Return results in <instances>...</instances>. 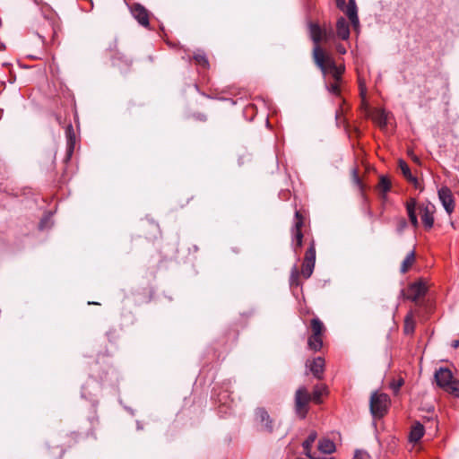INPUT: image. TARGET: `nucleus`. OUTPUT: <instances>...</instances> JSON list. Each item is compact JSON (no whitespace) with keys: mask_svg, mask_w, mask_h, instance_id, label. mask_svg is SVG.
<instances>
[{"mask_svg":"<svg viewBox=\"0 0 459 459\" xmlns=\"http://www.w3.org/2000/svg\"><path fill=\"white\" fill-rule=\"evenodd\" d=\"M313 56L316 65L324 74L330 73L336 82L341 80L344 66H338L333 57L325 55L320 47L314 48Z\"/></svg>","mask_w":459,"mask_h":459,"instance_id":"2","label":"nucleus"},{"mask_svg":"<svg viewBox=\"0 0 459 459\" xmlns=\"http://www.w3.org/2000/svg\"><path fill=\"white\" fill-rule=\"evenodd\" d=\"M303 216L300 214L299 211L295 212V221L292 228V237L294 244V251L297 252L298 248H300L302 246L303 233L301 231V228L303 227Z\"/></svg>","mask_w":459,"mask_h":459,"instance_id":"7","label":"nucleus"},{"mask_svg":"<svg viewBox=\"0 0 459 459\" xmlns=\"http://www.w3.org/2000/svg\"><path fill=\"white\" fill-rule=\"evenodd\" d=\"M296 459H309V458H302V457H299V458H296Z\"/></svg>","mask_w":459,"mask_h":459,"instance_id":"40","label":"nucleus"},{"mask_svg":"<svg viewBox=\"0 0 459 459\" xmlns=\"http://www.w3.org/2000/svg\"><path fill=\"white\" fill-rule=\"evenodd\" d=\"M345 4H346V0H336V6L340 10L344 11Z\"/></svg>","mask_w":459,"mask_h":459,"instance_id":"33","label":"nucleus"},{"mask_svg":"<svg viewBox=\"0 0 459 459\" xmlns=\"http://www.w3.org/2000/svg\"><path fill=\"white\" fill-rule=\"evenodd\" d=\"M419 210L424 227L427 230L431 229L434 225L435 206L429 203L427 204L420 205Z\"/></svg>","mask_w":459,"mask_h":459,"instance_id":"9","label":"nucleus"},{"mask_svg":"<svg viewBox=\"0 0 459 459\" xmlns=\"http://www.w3.org/2000/svg\"><path fill=\"white\" fill-rule=\"evenodd\" d=\"M318 450L323 454L329 455L335 451V445L332 440L324 438L318 443Z\"/></svg>","mask_w":459,"mask_h":459,"instance_id":"19","label":"nucleus"},{"mask_svg":"<svg viewBox=\"0 0 459 459\" xmlns=\"http://www.w3.org/2000/svg\"><path fill=\"white\" fill-rule=\"evenodd\" d=\"M415 331V320L413 317V313L410 311L405 318H404V325H403V332L407 335L413 334Z\"/></svg>","mask_w":459,"mask_h":459,"instance_id":"18","label":"nucleus"},{"mask_svg":"<svg viewBox=\"0 0 459 459\" xmlns=\"http://www.w3.org/2000/svg\"><path fill=\"white\" fill-rule=\"evenodd\" d=\"M256 420L260 423L261 430L273 433L275 428L274 420L270 417L268 412L264 408H257L255 410Z\"/></svg>","mask_w":459,"mask_h":459,"instance_id":"6","label":"nucleus"},{"mask_svg":"<svg viewBox=\"0 0 459 459\" xmlns=\"http://www.w3.org/2000/svg\"><path fill=\"white\" fill-rule=\"evenodd\" d=\"M390 400L387 394L374 393L370 397V411L375 418L383 417L388 409Z\"/></svg>","mask_w":459,"mask_h":459,"instance_id":"4","label":"nucleus"},{"mask_svg":"<svg viewBox=\"0 0 459 459\" xmlns=\"http://www.w3.org/2000/svg\"><path fill=\"white\" fill-rule=\"evenodd\" d=\"M411 158H412V160H413L414 161H416V162H418V161H419V159H418V157H417V156H414V155L412 156V155H411Z\"/></svg>","mask_w":459,"mask_h":459,"instance_id":"38","label":"nucleus"},{"mask_svg":"<svg viewBox=\"0 0 459 459\" xmlns=\"http://www.w3.org/2000/svg\"><path fill=\"white\" fill-rule=\"evenodd\" d=\"M424 435V427L420 423H415L410 433V440L412 442H418Z\"/></svg>","mask_w":459,"mask_h":459,"instance_id":"20","label":"nucleus"},{"mask_svg":"<svg viewBox=\"0 0 459 459\" xmlns=\"http://www.w3.org/2000/svg\"><path fill=\"white\" fill-rule=\"evenodd\" d=\"M309 32L312 40L315 43V48L319 47V43L322 40H328L329 39V32H327L325 30H323L318 24L316 23H310L309 24Z\"/></svg>","mask_w":459,"mask_h":459,"instance_id":"12","label":"nucleus"},{"mask_svg":"<svg viewBox=\"0 0 459 459\" xmlns=\"http://www.w3.org/2000/svg\"><path fill=\"white\" fill-rule=\"evenodd\" d=\"M312 334L321 335L325 330L324 324L317 318H313L310 323Z\"/></svg>","mask_w":459,"mask_h":459,"instance_id":"25","label":"nucleus"},{"mask_svg":"<svg viewBox=\"0 0 459 459\" xmlns=\"http://www.w3.org/2000/svg\"><path fill=\"white\" fill-rule=\"evenodd\" d=\"M437 385L446 392L459 397V380L455 379L450 369L439 368L435 372Z\"/></svg>","mask_w":459,"mask_h":459,"instance_id":"3","label":"nucleus"},{"mask_svg":"<svg viewBox=\"0 0 459 459\" xmlns=\"http://www.w3.org/2000/svg\"><path fill=\"white\" fill-rule=\"evenodd\" d=\"M325 392V386H315L312 394H310L304 386L299 387L295 394V411L299 418L304 419L307 413V405L310 401L316 403H321V396Z\"/></svg>","mask_w":459,"mask_h":459,"instance_id":"1","label":"nucleus"},{"mask_svg":"<svg viewBox=\"0 0 459 459\" xmlns=\"http://www.w3.org/2000/svg\"><path fill=\"white\" fill-rule=\"evenodd\" d=\"M403 385V379H399L397 381H393L390 385L391 388L393 389L394 392H398L399 389L401 388V386Z\"/></svg>","mask_w":459,"mask_h":459,"instance_id":"32","label":"nucleus"},{"mask_svg":"<svg viewBox=\"0 0 459 459\" xmlns=\"http://www.w3.org/2000/svg\"><path fill=\"white\" fill-rule=\"evenodd\" d=\"M416 200L411 198L410 199L406 204V210L408 213L409 220L411 223V225L414 228H418L419 226V221L416 214Z\"/></svg>","mask_w":459,"mask_h":459,"instance_id":"16","label":"nucleus"},{"mask_svg":"<svg viewBox=\"0 0 459 459\" xmlns=\"http://www.w3.org/2000/svg\"><path fill=\"white\" fill-rule=\"evenodd\" d=\"M438 198L448 214L455 210V199L451 190L447 186H442L438 190Z\"/></svg>","mask_w":459,"mask_h":459,"instance_id":"8","label":"nucleus"},{"mask_svg":"<svg viewBox=\"0 0 459 459\" xmlns=\"http://www.w3.org/2000/svg\"><path fill=\"white\" fill-rule=\"evenodd\" d=\"M65 135L67 139V155L68 157H71L75 145V134L71 124L66 126Z\"/></svg>","mask_w":459,"mask_h":459,"instance_id":"17","label":"nucleus"},{"mask_svg":"<svg viewBox=\"0 0 459 459\" xmlns=\"http://www.w3.org/2000/svg\"><path fill=\"white\" fill-rule=\"evenodd\" d=\"M39 37L42 39L43 43H45V40H46L45 38L40 35H39Z\"/></svg>","mask_w":459,"mask_h":459,"instance_id":"39","label":"nucleus"},{"mask_svg":"<svg viewBox=\"0 0 459 459\" xmlns=\"http://www.w3.org/2000/svg\"><path fill=\"white\" fill-rule=\"evenodd\" d=\"M194 59L197 65L206 68L209 65L208 59L204 53H196L194 55Z\"/></svg>","mask_w":459,"mask_h":459,"instance_id":"27","label":"nucleus"},{"mask_svg":"<svg viewBox=\"0 0 459 459\" xmlns=\"http://www.w3.org/2000/svg\"><path fill=\"white\" fill-rule=\"evenodd\" d=\"M427 292L426 285L421 281L411 283L406 293V299L417 302V300L423 297Z\"/></svg>","mask_w":459,"mask_h":459,"instance_id":"10","label":"nucleus"},{"mask_svg":"<svg viewBox=\"0 0 459 459\" xmlns=\"http://www.w3.org/2000/svg\"><path fill=\"white\" fill-rule=\"evenodd\" d=\"M307 344L309 349L317 351L323 346V341L321 335L311 334L308 338Z\"/></svg>","mask_w":459,"mask_h":459,"instance_id":"22","label":"nucleus"},{"mask_svg":"<svg viewBox=\"0 0 459 459\" xmlns=\"http://www.w3.org/2000/svg\"><path fill=\"white\" fill-rule=\"evenodd\" d=\"M377 189L378 192L388 193L391 190V181L386 176H380Z\"/></svg>","mask_w":459,"mask_h":459,"instance_id":"24","label":"nucleus"},{"mask_svg":"<svg viewBox=\"0 0 459 459\" xmlns=\"http://www.w3.org/2000/svg\"><path fill=\"white\" fill-rule=\"evenodd\" d=\"M327 89H328L329 92H331L332 94H334V95L340 94V88L338 85V82H336V81H335V82L331 83L330 85H327Z\"/></svg>","mask_w":459,"mask_h":459,"instance_id":"31","label":"nucleus"},{"mask_svg":"<svg viewBox=\"0 0 459 459\" xmlns=\"http://www.w3.org/2000/svg\"><path fill=\"white\" fill-rule=\"evenodd\" d=\"M452 347H454L455 349L458 348L459 347V340L453 341Z\"/></svg>","mask_w":459,"mask_h":459,"instance_id":"36","label":"nucleus"},{"mask_svg":"<svg viewBox=\"0 0 459 459\" xmlns=\"http://www.w3.org/2000/svg\"><path fill=\"white\" fill-rule=\"evenodd\" d=\"M352 182L354 183V185H356L359 191L363 193L364 185L358 175L357 169L352 170Z\"/></svg>","mask_w":459,"mask_h":459,"instance_id":"28","label":"nucleus"},{"mask_svg":"<svg viewBox=\"0 0 459 459\" xmlns=\"http://www.w3.org/2000/svg\"><path fill=\"white\" fill-rule=\"evenodd\" d=\"M316 263V247L314 242L311 243L305 254L302 264L301 273L304 278L308 279L314 271Z\"/></svg>","mask_w":459,"mask_h":459,"instance_id":"5","label":"nucleus"},{"mask_svg":"<svg viewBox=\"0 0 459 459\" xmlns=\"http://www.w3.org/2000/svg\"><path fill=\"white\" fill-rule=\"evenodd\" d=\"M306 366L309 368L310 372L315 377L321 379L323 377L325 368V359L321 357L307 360Z\"/></svg>","mask_w":459,"mask_h":459,"instance_id":"13","label":"nucleus"},{"mask_svg":"<svg viewBox=\"0 0 459 459\" xmlns=\"http://www.w3.org/2000/svg\"><path fill=\"white\" fill-rule=\"evenodd\" d=\"M376 119L380 126H385L387 123V116L385 110H377Z\"/></svg>","mask_w":459,"mask_h":459,"instance_id":"29","label":"nucleus"},{"mask_svg":"<svg viewBox=\"0 0 459 459\" xmlns=\"http://www.w3.org/2000/svg\"><path fill=\"white\" fill-rule=\"evenodd\" d=\"M131 13L142 26L149 27V13L142 4H134L131 6Z\"/></svg>","mask_w":459,"mask_h":459,"instance_id":"11","label":"nucleus"},{"mask_svg":"<svg viewBox=\"0 0 459 459\" xmlns=\"http://www.w3.org/2000/svg\"><path fill=\"white\" fill-rule=\"evenodd\" d=\"M56 36V32L55 30H53V33H52V40L53 41L55 40Z\"/></svg>","mask_w":459,"mask_h":459,"instance_id":"37","label":"nucleus"},{"mask_svg":"<svg viewBox=\"0 0 459 459\" xmlns=\"http://www.w3.org/2000/svg\"><path fill=\"white\" fill-rule=\"evenodd\" d=\"M414 262H415V252L411 251L410 253L407 254V255L405 256L404 260L402 263L401 273H407L409 268L413 264Z\"/></svg>","mask_w":459,"mask_h":459,"instance_id":"23","label":"nucleus"},{"mask_svg":"<svg viewBox=\"0 0 459 459\" xmlns=\"http://www.w3.org/2000/svg\"><path fill=\"white\" fill-rule=\"evenodd\" d=\"M379 196L383 202H385L387 200V193L379 192Z\"/></svg>","mask_w":459,"mask_h":459,"instance_id":"35","label":"nucleus"},{"mask_svg":"<svg viewBox=\"0 0 459 459\" xmlns=\"http://www.w3.org/2000/svg\"><path fill=\"white\" fill-rule=\"evenodd\" d=\"M299 274H300L299 271L298 270L297 266L294 265L290 271V287H298L300 285Z\"/></svg>","mask_w":459,"mask_h":459,"instance_id":"26","label":"nucleus"},{"mask_svg":"<svg viewBox=\"0 0 459 459\" xmlns=\"http://www.w3.org/2000/svg\"><path fill=\"white\" fill-rule=\"evenodd\" d=\"M337 36L342 40H347L350 38V27L348 22L344 17H340L336 22Z\"/></svg>","mask_w":459,"mask_h":459,"instance_id":"15","label":"nucleus"},{"mask_svg":"<svg viewBox=\"0 0 459 459\" xmlns=\"http://www.w3.org/2000/svg\"><path fill=\"white\" fill-rule=\"evenodd\" d=\"M351 24L354 28L359 26L358 9L355 0H349L348 4H345L344 11Z\"/></svg>","mask_w":459,"mask_h":459,"instance_id":"14","label":"nucleus"},{"mask_svg":"<svg viewBox=\"0 0 459 459\" xmlns=\"http://www.w3.org/2000/svg\"><path fill=\"white\" fill-rule=\"evenodd\" d=\"M399 168L402 170L403 175L408 181L415 185L417 184V178L414 176H412L408 164L404 160H399Z\"/></svg>","mask_w":459,"mask_h":459,"instance_id":"21","label":"nucleus"},{"mask_svg":"<svg viewBox=\"0 0 459 459\" xmlns=\"http://www.w3.org/2000/svg\"><path fill=\"white\" fill-rule=\"evenodd\" d=\"M408 223L407 221L403 217H400L397 219L396 223V231L398 234H402L404 230L407 228Z\"/></svg>","mask_w":459,"mask_h":459,"instance_id":"30","label":"nucleus"},{"mask_svg":"<svg viewBox=\"0 0 459 459\" xmlns=\"http://www.w3.org/2000/svg\"><path fill=\"white\" fill-rule=\"evenodd\" d=\"M336 50L339 54H342V55H344L346 53V48L342 44H339L336 46Z\"/></svg>","mask_w":459,"mask_h":459,"instance_id":"34","label":"nucleus"}]
</instances>
